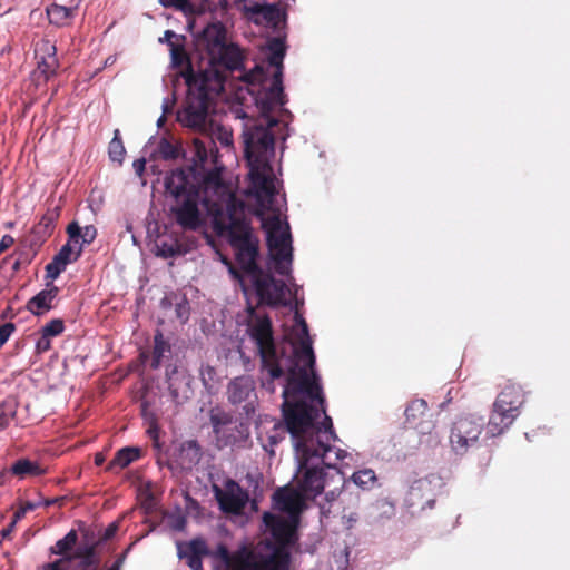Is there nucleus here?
Returning <instances> with one entry per match:
<instances>
[{
	"label": "nucleus",
	"instance_id": "f257e3e1",
	"mask_svg": "<svg viewBox=\"0 0 570 570\" xmlns=\"http://www.w3.org/2000/svg\"><path fill=\"white\" fill-rule=\"evenodd\" d=\"M250 308V321L247 333L255 343L261 361L262 385L268 392H275V380L286 374V383L282 393V416L286 430L291 434L296 455L317 450V441L324 448H331L337 436L332 419L326 415L320 377L315 372V355L308 325L298 311L295 312L293 338L276 343L273 335L271 317L254 315Z\"/></svg>",
	"mask_w": 570,
	"mask_h": 570
},
{
	"label": "nucleus",
	"instance_id": "72a5a7b5",
	"mask_svg": "<svg viewBox=\"0 0 570 570\" xmlns=\"http://www.w3.org/2000/svg\"><path fill=\"white\" fill-rule=\"evenodd\" d=\"M282 18L281 10L277 4H264L263 12L259 18H254L256 24H268L276 27Z\"/></svg>",
	"mask_w": 570,
	"mask_h": 570
},
{
	"label": "nucleus",
	"instance_id": "3c124183",
	"mask_svg": "<svg viewBox=\"0 0 570 570\" xmlns=\"http://www.w3.org/2000/svg\"><path fill=\"white\" fill-rule=\"evenodd\" d=\"M16 331V324L8 322L0 326V348L8 342Z\"/></svg>",
	"mask_w": 570,
	"mask_h": 570
},
{
	"label": "nucleus",
	"instance_id": "864d4df0",
	"mask_svg": "<svg viewBox=\"0 0 570 570\" xmlns=\"http://www.w3.org/2000/svg\"><path fill=\"white\" fill-rule=\"evenodd\" d=\"M148 429H147V434L149 435V438L154 441V445L155 446H159V425H158V420L155 419L153 421H148Z\"/></svg>",
	"mask_w": 570,
	"mask_h": 570
},
{
	"label": "nucleus",
	"instance_id": "20e7f679",
	"mask_svg": "<svg viewBox=\"0 0 570 570\" xmlns=\"http://www.w3.org/2000/svg\"><path fill=\"white\" fill-rule=\"evenodd\" d=\"M322 440L323 441L320 440L316 442L318 444L317 450H311V453L306 454V460H304L305 458H303V455H296L298 461V474L301 475L297 481V487L305 499L316 498L324 491L325 485L328 483V473H326L323 468L309 465L311 461L314 459L321 460L322 463L335 472L332 478L337 476L338 482L343 481L340 470L336 466L326 463L325 460L327 453L331 452L332 446L324 448L323 442L326 443V439Z\"/></svg>",
	"mask_w": 570,
	"mask_h": 570
},
{
	"label": "nucleus",
	"instance_id": "0e129e2a",
	"mask_svg": "<svg viewBox=\"0 0 570 570\" xmlns=\"http://www.w3.org/2000/svg\"><path fill=\"white\" fill-rule=\"evenodd\" d=\"M14 244V238L11 235H3L0 240V254L10 248Z\"/></svg>",
	"mask_w": 570,
	"mask_h": 570
},
{
	"label": "nucleus",
	"instance_id": "1a4fd4ad",
	"mask_svg": "<svg viewBox=\"0 0 570 570\" xmlns=\"http://www.w3.org/2000/svg\"><path fill=\"white\" fill-rule=\"evenodd\" d=\"M213 226L218 236L228 238L230 246L256 238L244 213L237 212L234 205L228 206L226 213H217Z\"/></svg>",
	"mask_w": 570,
	"mask_h": 570
},
{
	"label": "nucleus",
	"instance_id": "8fccbe9b",
	"mask_svg": "<svg viewBox=\"0 0 570 570\" xmlns=\"http://www.w3.org/2000/svg\"><path fill=\"white\" fill-rule=\"evenodd\" d=\"M277 501L283 504L285 510H293L298 503L297 497L292 493H277Z\"/></svg>",
	"mask_w": 570,
	"mask_h": 570
},
{
	"label": "nucleus",
	"instance_id": "e2e57ef3",
	"mask_svg": "<svg viewBox=\"0 0 570 570\" xmlns=\"http://www.w3.org/2000/svg\"><path fill=\"white\" fill-rule=\"evenodd\" d=\"M66 562H69L68 561V557H65V558H61V559H58L51 563H47L43 569H48V570H65L63 568V563Z\"/></svg>",
	"mask_w": 570,
	"mask_h": 570
},
{
	"label": "nucleus",
	"instance_id": "5fc2aeb1",
	"mask_svg": "<svg viewBox=\"0 0 570 570\" xmlns=\"http://www.w3.org/2000/svg\"><path fill=\"white\" fill-rule=\"evenodd\" d=\"M165 8H175L178 10H187L190 7L189 0H159Z\"/></svg>",
	"mask_w": 570,
	"mask_h": 570
},
{
	"label": "nucleus",
	"instance_id": "69168bd1",
	"mask_svg": "<svg viewBox=\"0 0 570 570\" xmlns=\"http://www.w3.org/2000/svg\"><path fill=\"white\" fill-rule=\"evenodd\" d=\"M225 264L228 266L229 274L236 281H238L240 284L244 283L242 273L228 261H224Z\"/></svg>",
	"mask_w": 570,
	"mask_h": 570
},
{
	"label": "nucleus",
	"instance_id": "f8f14e48",
	"mask_svg": "<svg viewBox=\"0 0 570 570\" xmlns=\"http://www.w3.org/2000/svg\"><path fill=\"white\" fill-rule=\"evenodd\" d=\"M249 179L261 205L268 204L272 207L276 188L274 184L273 169L269 161L248 163Z\"/></svg>",
	"mask_w": 570,
	"mask_h": 570
},
{
	"label": "nucleus",
	"instance_id": "4be33fe9",
	"mask_svg": "<svg viewBox=\"0 0 570 570\" xmlns=\"http://www.w3.org/2000/svg\"><path fill=\"white\" fill-rule=\"evenodd\" d=\"M190 175L183 168L173 170L165 178L166 191L175 199L187 197L191 190H197L196 186L190 181Z\"/></svg>",
	"mask_w": 570,
	"mask_h": 570
},
{
	"label": "nucleus",
	"instance_id": "bf43d9fd",
	"mask_svg": "<svg viewBox=\"0 0 570 570\" xmlns=\"http://www.w3.org/2000/svg\"><path fill=\"white\" fill-rule=\"evenodd\" d=\"M184 36L176 35L173 30H166L163 38H159L160 42H166L169 47L170 43H178L180 41H184Z\"/></svg>",
	"mask_w": 570,
	"mask_h": 570
},
{
	"label": "nucleus",
	"instance_id": "a18cd8bd",
	"mask_svg": "<svg viewBox=\"0 0 570 570\" xmlns=\"http://www.w3.org/2000/svg\"><path fill=\"white\" fill-rule=\"evenodd\" d=\"M181 453L189 456V463H198L200 459V448L196 441H187L183 444Z\"/></svg>",
	"mask_w": 570,
	"mask_h": 570
},
{
	"label": "nucleus",
	"instance_id": "c03bdc74",
	"mask_svg": "<svg viewBox=\"0 0 570 570\" xmlns=\"http://www.w3.org/2000/svg\"><path fill=\"white\" fill-rule=\"evenodd\" d=\"M175 298H176V302H175L176 317L181 323H186L188 321L189 314H190L189 303L185 296L179 297V298L177 296H175Z\"/></svg>",
	"mask_w": 570,
	"mask_h": 570
},
{
	"label": "nucleus",
	"instance_id": "603ef678",
	"mask_svg": "<svg viewBox=\"0 0 570 570\" xmlns=\"http://www.w3.org/2000/svg\"><path fill=\"white\" fill-rule=\"evenodd\" d=\"M39 505H40V503L26 501V502L21 503L19 509L13 513V518L16 519V521H20L22 518H24L27 512L33 511Z\"/></svg>",
	"mask_w": 570,
	"mask_h": 570
},
{
	"label": "nucleus",
	"instance_id": "6e6552de",
	"mask_svg": "<svg viewBox=\"0 0 570 570\" xmlns=\"http://www.w3.org/2000/svg\"><path fill=\"white\" fill-rule=\"evenodd\" d=\"M291 553L284 549H273L271 554L253 559V552L242 549L230 554L229 570H289Z\"/></svg>",
	"mask_w": 570,
	"mask_h": 570
},
{
	"label": "nucleus",
	"instance_id": "de8ad7c7",
	"mask_svg": "<svg viewBox=\"0 0 570 570\" xmlns=\"http://www.w3.org/2000/svg\"><path fill=\"white\" fill-rule=\"evenodd\" d=\"M80 235L81 243L79 246H81V249L83 250L86 245H90L96 239L97 228L94 225H87L85 227L80 226Z\"/></svg>",
	"mask_w": 570,
	"mask_h": 570
},
{
	"label": "nucleus",
	"instance_id": "338daca9",
	"mask_svg": "<svg viewBox=\"0 0 570 570\" xmlns=\"http://www.w3.org/2000/svg\"><path fill=\"white\" fill-rule=\"evenodd\" d=\"M264 4L255 3L247 8V12L250 16V19L254 21V18H259L263 12Z\"/></svg>",
	"mask_w": 570,
	"mask_h": 570
},
{
	"label": "nucleus",
	"instance_id": "6ab92c4d",
	"mask_svg": "<svg viewBox=\"0 0 570 570\" xmlns=\"http://www.w3.org/2000/svg\"><path fill=\"white\" fill-rule=\"evenodd\" d=\"M405 423L420 434H429L434 428L425 400L415 399L405 409Z\"/></svg>",
	"mask_w": 570,
	"mask_h": 570
},
{
	"label": "nucleus",
	"instance_id": "c85d7f7f",
	"mask_svg": "<svg viewBox=\"0 0 570 570\" xmlns=\"http://www.w3.org/2000/svg\"><path fill=\"white\" fill-rule=\"evenodd\" d=\"M11 473L19 479H26L28 476H39L45 474L47 471L38 462L22 458L17 460L10 469Z\"/></svg>",
	"mask_w": 570,
	"mask_h": 570
},
{
	"label": "nucleus",
	"instance_id": "2eb2a0df",
	"mask_svg": "<svg viewBox=\"0 0 570 570\" xmlns=\"http://www.w3.org/2000/svg\"><path fill=\"white\" fill-rule=\"evenodd\" d=\"M198 197V190H191L187 197L175 200L170 209L176 223L185 230H197L202 226Z\"/></svg>",
	"mask_w": 570,
	"mask_h": 570
},
{
	"label": "nucleus",
	"instance_id": "cd10ccee",
	"mask_svg": "<svg viewBox=\"0 0 570 570\" xmlns=\"http://www.w3.org/2000/svg\"><path fill=\"white\" fill-rule=\"evenodd\" d=\"M77 13V7H66L52 3L47 8V17L51 24L57 27L70 26Z\"/></svg>",
	"mask_w": 570,
	"mask_h": 570
},
{
	"label": "nucleus",
	"instance_id": "09e8293b",
	"mask_svg": "<svg viewBox=\"0 0 570 570\" xmlns=\"http://www.w3.org/2000/svg\"><path fill=\"white\" fill-rule=\"evenodd\" d=\"M65 269L66 266L53 257L46 266V277L49 279H56Z\"/></svg>",
	"mask_w": 570,
	"mask_h": 570
},
{
	"label": "nucleus",
	"instance_id": "423d86ee",
	"mask_svg": "<svg viewBox=\"0 0 570 570\" xmlns=\"http://www.w3.org/2000/svg\"><path fill=\"white\" fill-rule=\"evenodd\" d=\"M524 401V392L520 385L507 384L493 403L487 433L491 438L504 433L520 415V409Z\"/></svg>",
	"mask_w": 570,
	"mask_h": 570
},
{
	"label": "nucleus",
	"instance_id": "052dcab7",
	"mask_svg": "<svg viewBox=\"0 0 570 570\" xmlns=\"http://www.w3.org/2000/svg\"><path fill=\"white\" fill-rule=\"evenodd\" d=\"M230 552L229 550L220 544L218 548H217V551H216V556L224 562V564L227 567L229 560H230Z\"/></svg>",
	"mask_w": 570,
	"mask_h": 570
},
{
	"label": "nucleus",
	"instance_id": "412c9836",
	"mask_svg": "<svg viewBox=\"0 0 570 570\" xmlns=\"http://www.w3.org/2000/svg\"><path fill=\"white\" fill-rule=\"evenodd\" d=\"M265 525L269 529L272 537L276 541L277 546L274 549L287 550V546L292 541L294 534V527L284 518L275 515L269 512H265L263 515Z\"/></svg>",
	"mask_w": 570,
	"mask_h": 570
},
{
	"label": "nucleus",
	"instance_id": "4468645a",
	"mask_svg": "<svg viewBox=\"0 0 570 570\" xmlns=\"http://www.w3.org/2000/svg\"><path fill=\"white\" fill-rule=\"evenodd\" d=\"M215 499L225 513L239 514L248 501V493L233 479L225 482V489L213 487Z\"/></svg>",
	"mask_w": 570,
	"mask_h": 570
},
{
	"label": "nucleus",
	"instance_id": "473e14b6",
	"mask_svg": "<svg viewBox=\"0 0 570 570\" xmlns=\"http://www.w3.org/2000/svg\"><path fill=\"white\" fill-rule=\"evenodd\" d=\"M169 351V344L164 340L161 332L158 331L154 336V348L150 367L154 370L158 368L160 366L165 353Z\"/></svg>",
	"mask_w": 570,
	"mask_h": 570
},
{
	"label": "nucleus",
	"instance_id": "e433bc0d",
	"mask_svg": "<svg viewBox=\"0 0 570 570\" xmlns=\"http://www.w3.org/2000/svg\"><path fill=\"white\" fill-rule=\"evenodd\" d=\"M16 403L10 400H6L0 403V432L7 429L11 420L16 416Z\"/></svg>",
	"mask_w": 570,
	"mask_h": 570
},
{
	"label": "nucleus",
	"instance_id": "58836bf2",
	"mask_svg": "<svg viewBox=\"0 0 570 570\" xmlns=\"http://www.w3.org/2000/svg\"><path fill=\"white\" fill-rule=\"evenodd\" d=\"M157 153L165 160H171L179 157V148L167 138H161L157 146Z\"/></svg>",
	"mask_w": 570,
	"mask_h": 570
},
{
	"label": "nucleus",
	"instance_id": "7c9ffc66",
	"mask_svg": "<svg viewBox=\"0 0 570 570\" xmlns=\"http://www.w3.org/2000/svg\"><path fill=\"white\" fill-rule=\"evenodd\" d=\"M170 58H171V66L174 68H181L186 67V71L184 72V78L186 79V76L188 75L189 70H193V66L190 62V59L185 50L184 41H180L178 43H170Z\"/></svg>",
	"mask_w": 570,
	"mask_h": 570
},
{
	"label": "nucleus",
	"instance_id": "680f3d73",
	"mask_svg": "<svg viewBox=\"0 0 570 570\" xmlns=\"http://www.w3.org/2000/svg\"><path fill=\"white\" fill-rule=\"evenodd\" d=\"M73 570H99V562L78 561Z\"/></svg>",
	"mask_w": 570,
	"mask_h": 570
},
{
	"label": "nucleus",
	"instance_id": "6e6d98bb",
	"mask_svg": "<svg viewBox=\"0 0 570 570\" xmlns=\"http://www.w3.org/2000/svg\"><path fill=\"white\" fill-rule=\"evenodd\" d=\"M140 414L146 422L157 419L156 414L150 409V402L142 397L140 402Z\"/></svg>",
	"mask_w": 570,
	"mask_h": 570
},
{
	"label": "nucleus",
	"instance_id": "37998d69",
	"mask_svg": "<svg viewBox=\"0 0 570 570\" xmlns=\"http://www.w3.org/2000/svg\"><path fill=\"white\" fill-rule=\"evenodd\" d=\"M200 380L208 391L214 389L215 383L217 382V373L215 367L208 364L203 365L200 368Z\"/></svg>",
	"mask_w": 570,
	"mask_h": 570
},
{
	"label": "nucleus",
	"instance_id": "a211bd4d",
	"mask_svg": "<svg viewBox=\"0 0 570 570\" xmlns=\"http://www.w3.org/2000/svg\"><path fill=\"white\" fill-rule=\"evenodd\" d=\"M60 214V206L49 207L40 220L32 227L29 239L30 249L33 252L32 256L37 254L43 243L53 234Z\"/></svg>",
	"mask_w": 570,
	"mask_h": 570
},
{
	"label": "nucleus",
	"instance_id": "0eeeda50",
	"mask_svg": "<svg viewBox=\"0 0 570 570\" xmlns=\"http://www.w3.org/2000/svg\"><path fill=\"white\" fill-rule=\"evenodd\" d=\"M263 227L267 233V246L271 258L275 264V272L279 275L287 276L291 273V264L293 259L292 237L287 223L283 226L279 213H275L263 222Z\"/></svg>",
	"mask_w": 570,
	"mask_h": 570
},
{
	"label": "nucleus",
	"instance_id": "4d7b16f0",
	"mask_svg": "<svg viewBox=\"0 0 570 570\" xmlns=\"http://www.w3.org/2000/svg\"><path fill=\"white\" fill-rule=\"evenodd\" d=\"M178 254H180L178 245H167L166 243H163L159 246V255L165 258L174 257Z\"/></svg>",
	"mask_w": 570,
	"mask_h": 570
},
{
	"label": "nucleus",
	"instance_id": "aec40b11",
	"mask_svg": "<svg viewBox=\"0 0 570 570\" xmlns=\"http://www.w3.org/2000/svg\"><path fill=\"white\" fill-rule=\"evenodd\" d=\"M259 240L254 238L252 240L234 244L232 247L235 250L236 262L242 271L248 276L254 275L262 269L257 264L259 254Z\"/></svg>",
	"mask_w": 570,
	"mask_h": 570
},
{
	"label": "nucleus",
	"instance_id": "f704fd0d",
	"mask_svg": "<svg viewBox=\"0 0 570 570\" xmlns=\"http://www.w3.org/2000/svg\"><path fill=\"white\" fill-rule=\"evenodd\" d=\"M108 155L112 161L122 164L125 155H126V149H125L122 139L120 137L119 129H115V131H114V137L110 140L109 146H108Z\"/></svg>",
	"mask_w": 570,
	"mask_h": 570
},
{
	"label": "nucleus",
	"instance_id": "9b49d317",
	"mask_svg": "<svg viewBox=\"0 0 570 570\" xmlns=\"http://www.w3.org/2000/svg\"><path fill=\"white\" fill-rule=\"evenodd\" d=\"M249 277L259 304L268 306L286 305L285 295L287 286L284 281L275 279L263 269H259Z\"/></svg>",
	"mask_w": 570,
	"mask_h": 570
},
{
	"label": "nucleus",
	"instance_id": "7ed1b4c3",
	"mask_svg": "<svg viewBox=\"0 0 570 570\" xmlns=\"http://www.w3.org/2000/svg\"><path fill=\"white\" fill-rule=\"evenodd\" d=\"M227 30L220 21L208 23L197 36L196 46L208 56V66L203 70L227 71L242 67V55L237 46L227 43Z\"/></svg>",
	"mask_w": 570,
	"mask_h": 570
},
{
	"label": "nucleus",
	"instance_id": "ea45409f",
	"mask_svg": "<svg viewBox=\"0 0 570 570\" xmlns=\"http://www.w3.org/2000/svg\"><path fill=\"white\" fill-rule=\"evenodd\" d=\"M209 420L215 434L220 433L222 426L232 423L230 414L220 410H212L209 413Z\"/></svg>",
	"mask_w": 570,
	"mask_h": 570
},
{
	"label": "nucleus",
	"instance_id": "dca6fc26",
	"mask_svg": "<svg viewBox=\"0 0 570 570\" xmlns=\"http://www.w3.org/2000/svg\"><path fill=\"white\" fill-rule=\"evenodd\" d=\"M166 382L169 395L176 405H183L193 396V377L185 368L177 365H168L166 368Z\"/></svg>",
	"mask_w": 570,
	"mask_h": 570
},
{
	"label": "nucleus",
	"instance_id": "79ce46f5",
	"mask_svg": "<svg viewBox=\"0 0 570 570\" xmlns=\"http://www.w3.org/2000/svg\"><path fill=\"white\" fill-rule=\"evenodd\" d=\"M65 331V323L61 318H53L41 327L40 334L48 337L59 336Z\"/></svg>",
	"mask_w": 570,
	"mask_h": 570
},
{
	"label": "nucleus",
	"instance_id": "bb28decb",
	"mask_svg": "<svg viewBox=\"0 0 570 570\" xmlns=\"http://www.w3.org/2000/svg\"><path fill=\"white\" fill-rule=\"evenodd\" d=\"M140 448L125 446L116 452L114 459L107 464L106 471L117 473L140 459Z\"/></svg>",
	"mask_w": 570,
	"mask_h": 570
},
{
	"label": "nucleus",
	"instance_id": "9d476101",
	"mask_svg": "<svg viewBox=\"0 0 570 570\" xmlns=\"http://www.w3.org/2000/svg\"><path fill=\"white\" fill-rule=\"evenodd\" d=\"M484 422L482 416L465 414L458 417L450 430V445L456 454H465L474 446L483 431Z\"/></svg>",
	"mask_w": 570,
	"mask_h": 570
},
{
	"label": "nucleus",
	"instance_id": "a19ab883",
	"mask_svg": "<svg viewBox=\"0 0 570 570\" xmlns=\"http://www.w3.org/2000/svg\"><path fill=\"white\" fill-rule=\"evenodd\" d=\"M78 559L79 561L86 562H99V559L96 556L95 546H86L79 547L75 553L68 556V561H72Z\"/></svg>",
	"mask_w": 570,
	"mask_h": 570
},
{
	"label": "nucleus",
	"instance_id": "13d9d810",
	"mask_svg": "<svg viewBox=\"0 0 570 570\" xmlns=\"http://www.w3.org/2000/svg\"><path fill=\"white\" fill-rule=\"evenodd\" d=\"M51 348V338L48 336H45L43 334H40V337L38 338L36 343V352L39 354H42Z\"/></svg>",
	"mask_w": 570,
	"mask_h": 570
},
{
	"label": "nucleus",
	"instance_id": "39448f33",
	"mask_svg": "<svg viewBox=\"0 0 570 570\" xmlns=\"http://www.w3.org/2000/svg\"><path fill=\"white\" fill-rule=\"evenodd\" d=\"M279 121L273 117L249 121L243 131L244 154L247 163L269 161L275 151V136L272 129Z\"/></svg>",
	"mask_w": 570,
	"mask_h": 570
},
{
	"label": "nucleus",
	"instance_id": "b1692460",
	"mask_svg": "<svg viewBox=\"0 0 570 570\" xmlns=\"http://www.w3.org/2000/svg\"><path fill=\"white\" fill-rule=\"evenodd\" d=\"M58 293L59 288L55 285L40 291L37 295L28 301L27 309L33 315H43L52 308V302L58 296Z\"/></svg>",
	"mask_w": 570,
	"mask_h": 570
},
{
	"label": "nucleus",
	"instance_id": "f3484780",
	"mask_svg": "<svg viewBox=\"0 0 570 570\" xmlns=\"http://www.w3.org/2000/svg\"><path fill=\"white\" fill-rule=\"evenodd\" d=\"M435 498L436 493L433 482L428 478H423L412 483L406 494L405 502L413 512H419L426 508H432Z\"/></svg>",
	"mask_w": 570,
	"mask_h": 570
},
{
	"label": "nucleus",
	"instance_id": "ddd939ff",
	"mask_svg": "<svg viewBox=\"0 0 570 570\" xmlns=\"http://www.w3.org/2000/svg\"><path fill=\"white\" fill-rule=\"evenodd\" d=\"M227 400L233 405H243L246 414L254 413L257 400L255 381L250 375L233 379L227 385Z\"/></svg>",
	"mask_w": 570,
	"mask_h": 570
},
{
	"label": "nucleus",
	"instance_id": "5701e85b",
	"mask_svg": "<svg viewBox=\"0 0 570 570\" xmlns=\"http://www.w3.org/2000/svg\"><path fill=\"white\" fill-rule=\"evenodd\" d=\"M56 51V46L50 41H42V43L36 50V57L38 58V70L46 80L53 76L59 67Z\"/></svg>",
	"mask_w": 570,
	"mask_h": 570
},
{
	"label": "nucleus",
	"instance_id": "2f4dec72",
	"mask_svg": "<svg viewBox=\"0 0 570 570\" xmlns=\"http://www.w3.org/2000/svg\"><path fill=\"white\" fill-rule=\"evenodd\" d=\"M78 541L76 530H70L62 539L58 540L53 547L50 548L52 554H60L68 557L69 552L75 548Z\"/></svg>",
	"mask_w": 570,
	"mask_h": 570
},
{
	"label": "nucleus",
	"instance_id": "4c0bfd02",
	"mask_svg": "<svg viewBox=\"0 0 570 570\" xmlns=\"http://www.w3.org/2000/svg\"><path fill=\"white\" fill-rule=\"evenodd\" d=\"M353 482L362 489H368L376 482L375 472L372 469H364L353 473Z\"/></svg>",
	"mask_w": 570,
	"mask_h": 570
},
{
	"label": "nucleus",
	"instance_id": "774afa93",
	"mask_svg": "<svg viewBox=\"0 0 570 570\" xmlns=\"http://www.w3.org/2000/svg\"><path fill=\"white\" fill-rule=\"evenodd\" d=\"M18 521H16L14 518H12L11 522L1 530L0 534L2 537V539H10L11 537V533L14 531L16 529V524H17Z\"/></svg>",
	"mask_w": 570,
	"mask_h": 570
},
{
	"label": "nucleus",
	"instance_id": "f03ea898",
	"mask_svg": "<svg viewBox=\"0 0 570 570\" xmlns=\"http://www.w3.org/2000/svg\"><path fill=\"white\" fill-rule=\"evenodd\" d=\"M226 76L222 71L189 70L186 76L188 87L184 108L178 111L177 120L185 127L198 132H207L210 125L209 108L223 90Z\"/></svg>",
	"mask_w": 570,
	"mask_h": 570
},
{
	"label": "nucleus",
	"instance_id": "49530a36",
	"mask_svg": "<svg viewBox=\"0 0 570 570\" xmlns=\"http://www.w3.org/2000/svg\"><path fill=\"white\" fill-rule=\"evenodd\" d=\"M66 233L68 235L67 243L70 244V246H79L81 243V235H80V225L78 222L72 220L68 224L66 228Z\"/></svg>",
	"mask_w": 570,
	"mask_h": 570
},
{
	"label": "nucleus",
	"instance_id": "a878e982",
	"mask_svg": "<svg viewBox=\"0 0 570 570\" xmlns=\"http://www.w3.org/2000/svg\"><path fill=\"white\" fill-rule=\"evenodd\" d=\"M207 554L209 550L203 539H193L185 551H179V557L186 558L188 567L193 570H204L202 558Z\"/></svg>",
	"mask_w": 570,
	"mask_h": 570
},
{
	"label": "nucleus",
	"instance_id": "393cba45",
	"mask_svg": "<svg viewBox=\"0 0 570 570\" xmlns=\"http://www.w3.org/2000/svg\"><path fill=\"white\" fill-rule=\"evenodd\" d=\"M285 94L283 88V71L275 70L273 75L272 85L265 92L264 99H262V106L264 110H271L275 106L285 105Z\"/></svg>",
	"mask_w": 570,
	"mask_h": 570
},
{
	"label": "nucleus",
	"instance_id": "c9c22d12",
	"mask_svg": "<svg viewBox=\"0 0 570 570\" xmlns=\"http://www.w3.org/2000/svg\"><path fill=\"white\" fill-rule=\"evenodd\" d=\"M81 254V246H70L66 243L53 257L67 267V265L77 262Z\"/></svg>",
	"mask_w": 570,
	"mask_h": 570
},
{
	"label": "nucleus",
	"instance_id": "c756f323",
	"mask_svg": "<svg viewBox=\"0 0 570 570\" xmlns=\"http://www.w3.org/2000/svg\"><path fill=\"white\" fill-rule=\"evenodd\" d=\"M268 57L267 60L271 66L276 70L283 71V60L286 53V46L281 38H273L267 43Z\"/></svg>",
	"mask_w": 570,
	"mask_h": 570
}]
</instances>
